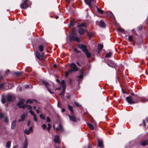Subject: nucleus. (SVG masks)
<instances>
[{
	"label": "nucleus",
	"mask_w": 148,
	"mask_h": 148,
	"mask_svg": "<svg viewBox=\"0 0 148 148\" xmlns=\"http://www.w3.org/2000/svg\"><path fill=\"white\" fill-rule=\"evenodd\" d=\"M6 84L7 86H8V88L10 89L12 88L14 86V85L12 84H9L8 83H6Z\"/></svg>",
	"instance_id": "nucleus-35"
},
{
	"label": "nucleus",
	"mask_w": 148,
	"mask_h": 148,
	"mask_svg": "<svg viewBox=\"0 0 148 148\" xmlns=\"http://www.w3.org/2000/svg\"><path fill=\"white\" fill-rule=\"evenodd\" d=\"M85 54L88 58H90L91 57V54L90 53L88 52V51L85 52Z\"/></svg>",
	"instance_id": "nucleus-26"
},
{
	"label": "nucleus",
	"mask_w": 148,
	"mask_h": 148,
	"mask_svg": "<svg viewBox=\"0 0 148 148\" xmlns=\"http://www.w3.org/2000/svg\"><path fill=\"white\" fill-rule=\"evenodd\" d=\"M83 72L82 69L81 70V74L80 75H79V76H77L78 78H81V79L83 77Z\"/></svg>",
	"instance_id": "nucleus-38"
},
{
	"label": "nucleus",
	"mask_w": 148,
	"mask_h": 148,
	"mask_svg": "<svg viewBox=\"0 0 148 148\" xmlns=\"http://www.w3.org/2000/svg\"><path fill=\"white\" fill-rule=\"evenodd\" d=\"M74 51L77 53H80L81 51H78L77 49L76 48H75L74 49Z\"/></svg>",
	"instance_id": "nucleus-52"
},
{
	"label": "nucleus",
	"mask_w": 148,
	"mask_h": 148,
	"mask_svg": "<svg viewBox=\"0 0 148 148\" xmlns=\"http://www.w3.org/2000/svg\"><path fill=\"white\" fill-rule=\"evenodd\" d=\"M99 26L101 27L105 28L106 25L104 22L102 20H101L99 22Z\"/></svg>",
	"instance_id": "nucleus-10"
},
{
	"label": "nucleus",
	"mask_w": 148,
	"mask_h": 148,
	"mask_svg": "<svg viewBox=\"0 0 148 148\" xmlns=\"http://www.w3.org/2000/svg\"><path fill=\"white\" fill-rule=\"evenodd\" d=\"M39 116L41 119H42L43 120L45 119V118L43 115L42 114H40V115Z\"/></svg>",
	"instance_id": "nucleus-42"
},
{
	"label": "nucleus",
	"mask_w": 148,
	"mask_h": 148,
	"mask_svg": "<svg viewBox=\"0 0 148 148\" xmlns=\"http://www.w3.org/2000/svg\"><path fill=\"white\" fill-rule=\"evenodd\" d=\"M42 127L43 129H46L47 127V125L45 124H43L42 125Z\"/></svg>",
	"instance_id": "nucleus-53"
},
{
	"label": "nucleus",
	"mask_w": 148,
	"mask_h": 148,
	"mask_svg": "<svg viewBox=\"0 0 148 148\" xmlns=\"http://www.w3.org/2000/svg\"><path fill=\"white\" fill-rule=\"evenodd\" d=\"M112 55V53L111 52H109V53H107L105 56L106 58H109Z\"/></svg>",
	"instance_id": "nucleus-30"
},
{
	"label": "nucleus",
	"mask_w": 148,
	"mask_h": 148,
	"mask_svg": "<svg viewBox=\"0 0 148 148\" xmlns=\"http://www.w3.org/2000/svg\"><path fill=\"white\" fill-rule=\"evenodd\" d=\"M85 23H83L79 25H77V27H79L80 28L81 27H84L85 26Z\"/></svg>",
	"instance_id": "nucleus-37"
},
{
	"label": "nucleus",
	"mask_w": 148,
	"mask_h": 148,
	"mask_svg": "<svg viewBox=\"0 0 148 148\" xmlns=\"http://www.w3.org/2000/svg\"><path fill=\"white\" fill-rule=\"evenodd\" d=\"M6 83L5 82H3L0 84V89H1L3 88Z\"/></svg>",
	"instance_id": "nucleus-33"
},
{
	"label": "nucleus",
	"mask_w": 148,
	"mask_h": 148,
	"mask_svg": "<svg viewBox=\"0 0 148 148\" xmlns=\"http://www.w3.org/2000/svg\"><path fill=\"white\" fill-rule=\"evenodd\" d=\"M27 106H28V105H21L20 106H19V108L24 109L26 108Z\"/></svg>",
	"instance_id": "nucleus-36"
},
{
	"label": "nucleus",
	"mask_w": 148,
	"mask_h": 148,
	"mask_svg": "<svg viewBox=\"0 0 148 148\" xmlns=\"http://www.w3.org/2000/svg\"><path fill=\"white\" fill-rule=\"evenodd\" d=\"M4 122L6 123H8V122L9 121L7 117H5L4 119Z\"/></svg>",
	"instance_id": "nucleus-55"
},
{
	"label": "nucleus",
	"mask_w": 148,
	"mask_h": 148,
	"mask_svg": "<svg viewBox=\"0 0 148 148\" xmlns=\"http://www.w3.org/2000/svg\"><path fill=\"white\" fill-rule=\"evenodd\" d=\"M148 144V140H145L141 141L140 142V144L143 146H145Z\"/></svg>",
	"instance_id": "nucleus-9"
},
{
	"label": "nucleus",
	"mask_w": 148,
	"mask_h": 148,
	"mask_svg": "<svg viewBox=\"0 0 148 148\" xmlns=\"http://www.w3.org/2000/svg\"><path fill=\"white\" fill-rule=\"evenodd\" d=\"M39 50L40 52H42L44 50V46L42 45H39L38 47Z\"/></svg>",
	"instance_id": "nucleus-22"
},
{
	"label": "nucleus",
	"mask_w": 148,
	"mask_h": 148,
	"mask_svg": "<svg viewBox=\"0 0 148 148\" xmlns=\"http://www.w3.org/2000/svg\"><path fill=\"white\" fill-rule=\"evenodd\" d=\"M68 108L71 112H73L72 107L71 106L69 105V104H68Z\"/></svg>",
	"instance_id": "nucleus-29"
},
{
	"label": "nucleus",
	"mask_w": 148,
	"mask_h": 148,
	"mask_svg": "<svg viewBox=\"0 0 148 148\" xmlns=\"http://www.w3.org/2000/svg\"><path fill=\"white\" fill-rule=\"evenodd\" d=\"M117 30L121 32H123L124 31V30L122 29H120L119 28H118L117 29Z\"/></svg>",
	"instance_id": "nucleus-51"
},
{
	"label": "nucleus",
	"mask_w": 148,
	"mask_h": 148,
	"mask_svg": "<svg viewBox=\"0 0 148 148\" xmlns=\"http://www.w3.org/2000/svg\"><path fill=\"white\" fill-rule=\"evenodd\" d=\"M68 116L70 120L71 121L75 122H76L77 121V119L75 116L73 115H69Z\"/></svg>",
	"instance_id": "nucleus-7"
},
{
	"label": "nucleus",
	"mask_w": 148,
	"mask_h": 148,
	"mask_svg": "<svg viewBox=\"0 0 148 148\" xmlns=\"http://www.w3.org/2000/svg\"><path fill=\"white\" fill-rule=\"evenodd\" d=\"M25 115L24 114H22L21 116V119L18 120V121L20 122L23 121L25 120Z\"/></svg>",
	"instance_id": "nucleus-18"
},
{
	"label": "nucleus",
	"mask_w": 148,
	"mask_h": 148,
	"mask_svg": "<svg viewBox=\"0 0 148 148\" xmlns=\"http://www.w3.org/2000/svg\"><path fill=\"white\" fill-rule=\"evenodd\" d=\"M29 112L33 116H34L36 115L34 112L32 110H30L29 111Z\"/></svg>",
	"instance_id": "nucleus-46"
},
{
	"label": "nucleus",
	"mask_w": 148,
	"mask_h": 148,
	"mask_svg": "<svg viewBox=\"0 0 148 148\" xmlns=\"http://www.w3.org/2000/svg\"><path fill=\"white\" fill-rule=\"evenodd\" d=\"M12 99V96L8 95L7 97V100L9 102H11Z\"/></svg>",
	"instance_id": "nucleus-23"
},
{
	"label": "nucleus",
	"mask_w": 148,
	"mask_h": 148,
	"mask_svg": "<svg viewBox=\"0 0 148 148\" xmlns=\"http://www.w3.org/2000/svg\"><path fill=\"white\" fill-rule=\"evenodd\" d=\"M27 106L28 107V109L30 110H32V107L31 106L29 105H28V106H27Z\"/></svg>",
	"instance_id": "nucleus-64"
},
{
	"label": "nucleus",
	"mask_w": 148,
	"mask_h": 148,
	"mask_svg": "<svg viewBox=\"0 0 148 148\" xmlns=\"http://www.w3.org/2000/svg\"><path fill=\"white\" fill-rule=\"evenodd\" d=\"M131 96L127 97L126 100L130 104H132L140 102H142L145 101L144 98L139 97L137 95L135 94L133 92L130 93Z\"/></svg>",
	"instance_id": "nucleus-1"
},
{
	"label": "nucleus",
	"mask_w": 148,
	"mask_h": 148,
	"mask_svg": "<svg viewBox=\"0 0 148 148\" xmlns=\"http://www.w3.org/2000/svg\"><path fill=\"white\" fill-rule=\"evenodd\" d=\"M35 101L36 103H37L38 101L35 99H28L26 100V102L27 103H33V101Z\"/></svg>",
	"instance_id": "nucleus-12"
},
{
	"label": "nucleus",
	"mask_w": 148,
	"mask_h": 148,
	"mask_svg": "<svg viewBox=\"0 0 148 148\" xmlns=\"http://www.w3.org/2000/svg\"><path fill=\"white\" fill-rule=\"evenodd\" d=\"M23 3L21 4L20 7L22 9H26L31 4V2L29 0H23Z\"/></svg>",
	"instance_id": "nucleus-3"
},
{
	"label": "nucleus",
	"mask_w": 148,
	"mask_h": 148,
	"mask_svg": "<svg viewBox=\"0 0 148 148\" xmlns=\"http://www.w3.org/2000/svg\"><path fill=\"white\" fill-rule=\"evenodd\" d=\"M22 73V72H15L14 73L15 75L17 77L20 76L21 75Z\"/></svg>",
	"instance_id": "nucleus-34"
},
{
	"label": "nucleus",
	"mask_w": 148,
	"mask_h": 148,
	"mask_svg": "<svg viewBox=\"0 0 148 148\" xmlns=\"http://www.w3.org/2000/svg\"><path fill=\"white\" fill-rule=\"evenodd\" d=\"M69 73H72L73 71H75L74 70L72 69H70L68 71Z\"/></svg>",
	"instance_id": "nucleus-59"
},
{
	"label": "nucleus",
	"mask_w": 148,
	"mask_h": 148,
	"mask_svg": "<svg viewBox=\"0 0 148 148\" xmlns=\"http://www.w3.org/2000/svg\"><path fill=\"white\" fill-rule=\"evenodd\" d=\"M70 67L74 70L75 71H77L78 70V68L77 67L76 64L74 63H71L70 65Z\"/></svg>",
	"instance_id": "nucleus-6"
},
{
	"label": "nucleus",
	"mask_w": 148,
	"mask_h": 148,
	"mask_svg": "<svg viewBox=\"0 0 148 148\" xmlns=\"http://www.w3.org/2000/svg\"><path fill=\"white\" fill-rule=\"evenodd\" d=\"M24 132L27 135H29L30 134V132L27 130H25L24 131Z\"/></svg>",
	"instance_id": "nucleus-39"
},
{
	"label": "nucleus",
	"mask_w": 148,
	"mask_h": 148,
	"mask_svg": "<svg viewBox=\"0 0 148 148\" xmlns=\"http://www.w3.org/2000/svg\"><path fill=\"white\" fill-rule=\"evenodd\" d=\"M74 103L77 107H82V105L79 104L77 103L76 102H74Z\"/></svg>",
	"instance_id": "nucleus-41"
},
{
	"label": "nucleus",
	"mask_w": 148,
	"mask_h": 148,
	"mask_svg": "<svg viewBox=\"0 0 148 148\" xmlns=\"http://www.w3.org/2000/svg\"><path fill=\"white\" fill-rule=\"evenodd\" d=\"M61 84L62 86H63L64 85H66V84L65 83V81L64 80H63L61 81Z\"/></svg>",
	"instance_id": "nucleus-43"
},
{
	"label": "nucleus",
	"mask_w": 148,
	"mask_h": 148,
	"mask_svg": "<svg viewBox=\"0 0 148 148\" xmlns=\"http://www.w3.org/2000/svg\"><path fill=\"white\" fill-rule=\"evenodd\" d=\"M1 101L2 103L3 104L5 103V99L3 97L1 98Z\"/></svg>",
	"instance_id": "nucleus-44"
},
{
	"label": "nucleus",
	"mask_w": 148,
	"mask_h": 148,
	"mask_svg": "<svg viewBox=\"0 0 148 148\" xmlns=\"http://www.w3.org/2000/svg\"><path fill=\"white\" fill-rule=\"evenodd\" d=\"M107 14L110 17L112 18H114V16L112 12L110 13L109 12H107Z\"/></svg>",
	"instance_id": "nucleus-31"
},
{
	"label": "nucleus",
	"mask_w": 148,
	"mask_h": 148,
	"mask_svg": "<svg viewBox=\"0 0 148 148\" xmlns=\"http://www.w3.org/2000/svg\"><path fill=\"white\" fill-rule=\"evenodd\" d=\"M84 45L82 44H79L78 45V47L80 49H81L82 48V47L83 46L82 45Z\"/></svg>",
	"instance_id": "nucleus-49"
},
{
	"label": "nucleus",
	"mask_w": 148,
	"mask_h": 148,
	"mask_svg": "<svg viewBox=\"0 0 148 148\" xmlns=\"http://www.w3.org/2000/svg\"><path fill=\"white\" fill-rule=\"evenodd\" d=\"M85 32V30L82 28H80L78 30L79 33L81 35H82L84 34Z\"/></svg>",
	"instance_id": "nucleus-11"
},
{
	"label": "nucleus",
	"mask_w": 148,
	"mask_h": 148,
	"mask_svg": "<svg viewBox=\"0 0 148 148\" xmlns=\"http://www.w3.org/2000/svg\"><path fill=\"white\" fill-rule=\"evenodd\" d=\"M77 34V30H76V28L73 27L72 29L71 33L69 35V40L70 42H72L73 41H76L77 43H79L81 42V38L79 37L75 36Z\"/></svg>",
	"instance_id": "nucleus-2"
},
{
	"label": "nucleus",
	"mask_w": 148,
	"mask_h": 148,
	"mask_svg": "<svg viewBox=\"0 0 148 148\" xmlns=\"http://www.w3.org/2000/svg\"><path fill=\"white\" fill-rule=\"evenodd\" d=\"M143 125L144 127H145L146 126V124L145 120H143Z\"/></svg>",
	"instance_id": "nucleus-56"
},
{
	"label": "nucleus",
	"mask_w": 148,
	"mask_h": 148,
	"mask_svg": "<svg viewBox=\"0 0 148 148\" xmlns=\"http://www.w3.org/2000/svg\"><path fill=\"white\" fill-rule=\"evenodd\" d=\"M48 127L47 128V130L48 131H50V128L51 127V125L50 123H48Z\"/></svg>",
	"instance_id": "nucleus-45"
},
{
	"label": "nucleus",
	"mask_w": 148,
	"mask_h": 148,
	"mask_svg": "<svg viewBox=\"0 0 148 148\" xmlns=\"http://www.w3.org/2000/svg\"><path fill=\"white\" fill-rule=\"evenodd\" d=\"M128 40L131 42L133 43L134 42V40L133 38V36L132 35H130L128 37Z\"/></svg>",
	"instance_id": "nucleus-13"
},
{
	"label": "nucleus",
	"mask_w": 148,
	"mask_h": 148,
	"mask_svg": "<svg viewBox=\"0 0 148 148\" xmlns=\"http://www.w3.org/2000/svg\"><path fill=\"white\" fill-rule=\"evenodd\" d=\"M86 33L89 36V39L90 40L91 38L93 36V33L92 32H90L86 31Z\"/></svg>",
	"instance_id": "nucleus-17"
},
{
	"label": "nucleus",
	"mask_w": 148,
	"mask_h": 148,
	"mask_svg": "<svg viewBox=\"0 0 148 148\" xmlns=\"http://www.w3.org/2000/svg\"><path fill=\"white\" fill-rule=\"evenodd\" d=\"M97 145L100 148H103L104 147V145L103 141L101 140H98Z\"/></svg>",
	"instance_id": "nucleus-8"
},
{
	"label": "nucleus",
	"mask_w": 148,
	"mask_h": 148,
	"mask_svg": "<svg viewBox=\"0 0 148 148\" xmlns=\"http://www.w3.org/2000/svg\"><path fill=\"white\" fill-rule=\"evenodd\" d=\"M23 145V148H27V145H28V144H27V139H25Z\"/></svg>",
	"instance_id": "nucleus-24"
},
{
	"label": "nucleus",
	"mask_w": 148,
	"mask_h": 148,
	"mask_svg": "<svg viewBox=\"0 0 148 148\" xmlns=\"http://www.w3.org/2000/svg\"><path fill=\"white\" fill-rule=\"evenodd\" d=\"M47 122H50L51 121V120L49 117L48 116L46 119Z\"/></svg>",
	"instance_id": "nucleus-54"
},
{
	"label": "nucleus",
	"mask_w": 148,
	"mask_h": 148,
	"mask_svg": "<svg viewBox=\"0 0 148 148\" xmlns=\"http://www.w3.org/2000/svg\"><path fill=\"white\" fill-rule=\"evenodd\" d=\"M97 11L101 14H103L104 12V11L103 10L99 8H97Z\"/></svg>",
	"instance_id": "nucleus-32"
},
{
	"label": "nucleus",
	"mask_w": 148,
	"mask_h": 148,
	"mask_svg": "<svg viewBox=\"0 0 148 148\" xmlns=\"http://www.w3.org/2000/svg\"><path fill=\"white\" fill-rule=\"evenodd\" d=\"M87 125L92 130H94V127L93 125L90 123H87Z\"/></svg>",
	"instance_id": "nucleus-20"
},
{
	"label": "nucleus",
	"mask_w": 148,
	"mask_h": 148,
	"mask_svg": "<svg viewBox=\"0 0 148 148\" xmlns=\"http://www.w3.org/2000/svg\"><path fill=\"white\" fill-rule=\"evenodd\" d=\"M106 63L110 67L116 68L117 67L116 64L114 62L110 60H109Z\"/></svg>",
	"instance_id": "nucleus-5"
},
{
	"label": "nucleus",
	"mask_w": 148,
	"mask_h": 148,
	"mask_svg": "<svg viewBox=\"0 0 148 148\" xmlns=\"http://www.w3.org/2000/svg\"><path fill=\"white\" fill-rule=\"evenodd\" d=\"M66 87V85H64L63 86H62V90L65 91Z\"/></svg>",
	"instance_id": "nucleus-63"
},
{
	"label": "nucleus",
	"mask_w": 148,
	"mask_h": 148,
	"mask_svg": "<svg viewBox=\"0 0 148 148\" xmlns=\"http://www.w3.org/2000/svg\"><path fill=\"white\" fill-rule=\"evenodd\" d=\"M83 46L82 47V51L84 52L85 53L88 50L87 49V47L85 45H83Z\"/></svg>",
	"instance_id": "nucleus-19"
},
{
	"label": "nucleus",
	"mask_w": 148,
	"mask_h": 148,
	"mask_svg": "<svg viewBox=\"0 0 148 148\" xmlns=\"http://www.w3.org/2000/svg\"><path fill=\"white\" fill-rule=\"evenodd\" d=\"M28 130L30 132H32L33 131L32 127H30L29 128Z\"/></svg>",
	"instance_id": "nucleus-62"
},
{
	"label": "nucleus",
	"mask_w": 148,
	"mask_h": 148,
	"mask_svg": "<svg viewBox=\"0 0 148 148\" xmlns=\"http://www.w3.org/2000/svg\"><path fill=\"white\" fill-rule=\"evenodd\" d=\"M74 19H73L72 20H71L70 22V26H73L74 25L75 22L74 21Z\"/></svg>",
	"instance_id": "nucleus-21"
},
{
	"label": "nucleus",
	"mask_w": 148,
	"mask_h": 148,
	"mask_svg": "<svg viewBox=\"0 0 148 148\" xmlns=\"http://www.w3.org/2000/svg\"><path fill=\"white\" fill-rule=\"evenodd\" d=\"M138 28L139 30H141L143 28V27L141 25H140L138 27Z\"/></svg>",
	"instance_id": "nucleus-57"
},
{
	"label": "nucleus",
	"mask_w": 148,
	"mask_h": 148,
	"mask_svg": "<svg viewBox=\"0 0 148 148\" xmlns=\"http://www.w3.org/2000/svg\"><path fill=\"white\" fill-rule=\"evenodd\" d=\"M69 73L68 71H66L65 72V77H67L69 74Z\"/></svg>",
	"instance_id": "nucleus-50"
},
{
	"label": "nucleus",
	"mask_w": 148,
	"mask_h": 148,
	"mask_svg": "<svg viewBox=\"0 0 148 148\" xmlns=\"http://www.w3.org/2000/svg\"><path fill=\"white\" fill-rule=\"evenodd\" d=\"M34 121H37L38 120L37 119L36 117V115H34Z\"/></svg>",
	"instance_id": "nucleus-58"
},
{
	"label": "nucleus",
	"mask_w": 148,
	"mask_h": 148,
	"mask_svg": "<svg viewBox=\"0 0 148 148\" xmlns=\"http://www.w3.org/2000/svg\"><path fill=\"white\" fill-rule=\"evenodd\" d=\"M103 48V45L102 44H99L98 46V50L101 51Z\"/></svg>",
	"instance_id": "nucleus-25"
},
{
	"label": "nucleus",
	"mask_w": 148,
	"mask_h": 148,
	"mask_svg": "<svg viewBox=\"0 0 148 148\" xmlns=\"http://www.w3.org/2000/svg\"><path fill=\"white\" fill-rule=\"evenodd\" d=\"M16 125V120H15L12 122L11 127V129L12 130L14 129Z\"/></svg>",
	"instance_id": "nucleus-15"
},
{
	"label": "nucleus",
	"mask_w": 148,
	"mask_h": 148,
	"mask_svg": "<svg viewBox=\"0 0 148 148\" xmlns=\"http://www.w3.org/2000/svg\"><path fill=\"white\" fill-rule=\"evenodd\" d=\"M4 114L2 113H0V118H2L4 117Z\"/></svg>",
	"instance_id": "nucleus-61"
},
{
	"label": "nucleus",
	"mask_w": 148,
	"mask_h": 148,
	"mask_svg": "<svg viewBox=\"0 0 148 148\" xmlns=\"http://www.w3.org/2000/svg\"><path fill=\"white\" fill-rule=\"evenodd\" d=\"M11 142L10 141H8L6 143V147L9 148L10 147Z\"/></svg>",
	"instance_id": "nucleus-28"
},
{
	"label": "nucleus",
	"mask_w": 148,
	"mask_h": 148,
	"mask_svg": "<svg viewBox=\"0 0 148 148\" xmlns=\"http://www.w3.org/2000/svg\"><path fill=\"white\" fill-rule=\"evenodd\" d=\"M42 82L43 84L45 86H48L49 85L48 82L45 80L42 81Z\"/></svg>",
	"instance_id": "nucleus-27"
},
{
	"label": "nucleus",
	"mask_w": 148,
	"mask_h": 148,
	"mask_svg": "<svg viewBox=\"0 0 148 148\" xmlns=\"http://www.w3.org/2000/svg\"><path fill=\"white\" fill-rule=\"evenodd\" d=\"M47 90L49 91V92L51 94L53 93V92H52L50 89L47 87H46Z\"/></svg>",
	"instance_id": "nucleus-60"
},
{
	"label": "nucleus",
	"mask_w": 148,
	"mask_h": 148,
	"mask_svg": "<svg viewBox=\"0 0 148 148\" xmlns=\"http://www.w3.org/2000/svg\"><path fill=\"white\" fill-rule=\"evenodd\" d=\"M25 101V100H20L19 102L17 103V105L19 107V106H20L21 105V104H22L24 103Z\"/></svg>",
	"instance_id": "nucleus-14"
},
{
	"label": "nucleus",
	"mask_w": 148,
	"mask_h": 148,
	"mask_svg": "<svg viewBox=\"0 0 148 148\" xmlns=\"http://www.w3.org/2000/svg\"><path fill=\"white\" fill-rule=\"evenodd\" d=\"M132 32L135 35L138 36V34L136 33V31L134 30V29H133L132 30Z\"/></svg>",
	"instance_id": "nucleus-48"
},
{
	"label": "nucleus",
	"mask_w": 148,
	"mask_h": 148,
	"mask_svg": "<svg viewBox=\"0 0 148 148\" xmlns=\"http://www.w3.org/2000/svg\"><path fill=\"white\" fill-rule=\"evenodd\" d=\"M59 130L61 131H63V129L62 126V125L61 124H60L59 125Z\"/></svg>",
	"instance_id": "nucleus-40"
},
{
	"label": "nucleus",
	"mask_w": 148,
	"mask_h": 148,
	"mask_svg": "<svg viewBox=\"0 0 148 148\" xmlns=\"http://www.w3.org/2000/svg\"><path fill=\"white\" fill-rule=\"evenodd\" d=\"M59 136L58 135H56L55 136L54 141L56 143H58L59 142Z\"/></svg>",
	"instance_id": "nucleus-16"
},
{
	"label": "nucleus",
	"mask_w": 148,
	"mask_h": 148,
	"mask_svg": "<svg viewBox=\"0 0 148 148\" xmlns=\"http://www.w3.org/2000/svg\"><path fill=\"white\" fill-rule=\"evenodd\" d=\"M36 56V58L40 60H44V58L45 53H42L41 55L40 53L38 51H36L35 53Z\"/></svg>",
	"instance_id": "nucleus-4"
},
{
	"label": "nucleus",
	"mask_w": 148,
	"mask_h": 148,
	"mask_svg": "<svg viewBox=\"0 0 148 148\" xmlns=\"http://www.w3.org/2000/svg\"><path fill=\"white\" fill-rule=\"evenodd\" d=\"M65 92V91L62 90V91L60 93V95L61 97H63L64 96Z\"/></svg>",
	"instance_id": "nucleus-47"
}]
</instances>
